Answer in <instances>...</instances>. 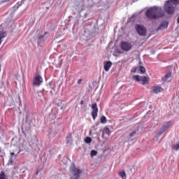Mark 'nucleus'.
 I'll list each match as a JSON object with an SVG mask.
<instances>
[{
  "label": "nucleus",
  "instance_id": "nucleus-1",
  "mask_svg": "<svg viewBox=\"0 0 179 179\" xmlns=\"http://www.w3.org/2000/svg\"><path fill=\"white\" fill-rule=\"evenodd\" d=\"M145 16L148 19H159L164 16V12L162 8L153 6L150 8L145 13Z\"/></svg>",
  "mask_w": 179,
  "mask_h": 179
},
{
  "label": "nucleus",
  "instance_id": "nucleus-2",
  "mask_svg": "<svg viewBox=\"0 0 179 179\" xmlns=\"http://www.w3.org/2000/svg\"><path fill=\"white\" fill-rule=\"evenodd\" d=\"M82 173V170L77 169L75 164H73L70 167V178L71 179H78L80 177Z\"/></svg>",
  "mask_w": 179,
  "mask_h": 179
},
{
  "label": "nucleus",
  "instance_id": "nucleus-3",
  "mask_svg": "<svg viewBox=\"0 0 179 179\" xmlns=\"http://www.w3.org/2000/svg\"><path fill=\"white\" fill-rule=\"evenodd\" d=\"M164 9L165 12L168 13V15H173V13L176 10L173 3L169 1L165 3L164 6Z\"/></svg>",
  "mask_w": 179,
  "mask_h": 179
},
{
  "label": "nucleus",
  "instance_id": "nucleus-4",
  "mask_svg": "<svg viewBox=\"0 0 179 179\" xmlns=\"http://www.w3.org/2000/svg\"><path fill=\"white\" fill-rule=\"evenodd\" d=\"M135 29L138 36L141 37H145L146 36L148 31H146V28L143 25L136 24Z\"/></svg>",
  "mask_w": 179,
  "mask_h": 179
},
{
  "label": "nucleus",
  "instance_id": "nucleus-5",
  "mask_svg": "<svg viewBox=\"0 0 179 179\" xmlns=\"http://www.w3.org/2000/svg\"><path fill=\"white\" fill-rule=\"evenodd\" d=\"M133 79L136 80V82H140L141 85H148V83H149V78L146 76L136 75L133 76Z\"/></svg>",
  "mask_w": 179,
  "mask_h": 179
},
{
  "label": "nucleus",
  "instance_id": "nucleus-6",
  "mask_svg": "<svg viewBox=\"0 0 179 179\" xmlns=\"http://www.w3.org/2000/svg\"><path fill=\"white\" fill-rule=\"evenodd\" d=\"M120 48L123 51L128 52L132 48V45L127 41H122L120 43Z\"/></svg>",
  "mask_w": 179,
  "mask_h": 179
},
{
  "label": "nucleus",
  "instance_id": "nucleus-7",
  "mask_svg": "<svg viewBox=\"0 0 179 179\" xmlns=\"http://www.w3.org/2000/svg\"><path fill=\"white\" fill-rule=\"evenodd\" d=\"M41 83H43V78L41 76H36L33 80L32 86H41Z\"/></svg>",
  "mask_w": 179,
  "mask_h": 179
},
{
  "label": "nucleus",
  "instance_id": "nucleus-8",
  "mask_svg": "<svg viewBox=\"0 0 179 179\" xmlns=\"http://www.w3.org/2000/svg\"><path fill=\"white\" fill-rule=\"evenodd\" d=\"M91 108L92 109V118L93 120H96V117H97V113H99V108H97V103H93L91 106Z\"/></svg>",
  "mask_w": 179,
  "mask_h": 179
},
{
  "label": "nucleus",
  "instance_id": "nucleus-9",
  "mask_svg": "<svg viewBox=\"0 0 179 179\" xmlns=\"http://www.w3.org/2000/svg\"><path fill=\"white\" fill-rule=\"evenodd\" d=\"M170 125H171V122L164 123L161 128L160 132L158 134V136H161L162 135H163V133L169 129Z\"/></svg>",
  "mask_w": 179,
  "mask_h": 179
},
{
  "label": "nucleus",
  "instance_id": "nucleus-10",
  "mask_svg": "<svg viewBox=\"0 0 179 179\" xmlns=\"http://www.w3.org/2000/svg\"><path fill=\"white\" fill-rule=\"evenodd\" d=\"M7 36L8 34H6V31H5L2 27H0V45L2 44L3 38H5V37Z\"/></svg>",
  "mask_w": 179,
  "mask_h": 179
},
{
  "label": "nucleus",
  "instance_id": "nucleus-11",
  "mask_svg": "<svg viewBox=\"0 0 179 179\" xmlns=\"http://www.w3.org/2000/svg\"><path fill=\"white\" fill-rule=\"evenodd\" d=\"M113 66V62L110 61H105L103 62V69H105L106 72H108L110 71V68Z\"/></svg>",
  "mask_w": 179,
  "mask_h": 179
},
{
  "label": "nucleus",
  "instance_id": "nucleus-12",
  "mask_svg": "<svg viewBox=\"0 0 179 179\" xmlns=\"http://www.w3.org/2000/svg\"><path fill=\"white\" fill-rule=\"evenodd\" d=\"M162 90H163V88H162V87L159 85L152 87V92H154L155 94L160 93Z\"/></svg>",
  "mask_w": 179,
  "mask_h": 179
},
{
  "label": "nucleus",
  "instance_id": "nucleus-13",
  "mask_svg": "<svg viewBox=\"0 0 179 179\" xmlns=\"http://www.w3.org/2000/svg\"><path fill=\"white\" fill-rule=\"evenodd\" d=\"M167 27H169V22L167 21H164L162 22L157 30H164V29H167Z\"/></svg>",
  "mask_w": 179,
  "mask_h": 179
},
{
  "label": "nucleus",
  "instance_id": "nucleus-14",
  "mask_svg": "<svg viewBox=\"0 0 179 179\" xmlns=\"http://www.w3.org/2000/svg\"><path fill=\"white\" fill-rule=\"evenodd\" d=\"M48 34V32L45 31L43 35H41L39 36V43H43L45 40H47V35Z\"/></svg>",
  "mask_w": 179,
  "mask_h": 179
},
{
  "label": "nucleus",
  "instance_id": "nucleus-15",
  "mask_svg": "<svg viewBox=\"0 0 179 179\" xmlns=\"http://www.w3.org/2000/svg\"><path fill=\"white\" fill-rule=\"evenodd\" d=\"M136 136V131H134L131 134H130L129 136H127V141L129 142V141H134L135 139Z\"/></svg>",
  "mask_w": 179,
  "mask_h": 179
},
{
  "label": "nucleus",
  "instance_id": "nucleus-16",
  "mask_svg": "<svg viewBox=\"0 0 179 179\" xmlns=\"http://www.w3.org/2000/svg\"><path fill=\"white\" fill-rule=\"evenodd\" d=\"M73 140H72V134L70 133L66 137V143L68 145L72 144Z\"/></svg>",
  "mask_w": 179,
  "mask_h": 179
},
{
  "label": "nucleus",
  "instance_id": "nucleus-17",
  "mask_svg": "<svg viewBox=\"0 0 179 179\" xmlns=\"http://www.w3.org/2000/svg\"><path fill=\"white\" fill-rule=\"evenodd\" d=\"M171 78V73H167L164 78H162V80H164L165 82L169 80V78Z\"/></svg>",
  "mask_w": 179,
  "mask_h": 179
},
{
  "label": "nucleus",
  "instance_id": "nucleus-18",
  "mask_svg": "<svg viewBox=\"0 0 179 179\" xmlns=\"http://www.w3.org/2000/svg\"><path fill=\"white\" fill-rule=\"evenodd\" d=\"M119 176L122 177V179H127V175L125 174V171H122L119 173Z\"/></svg>",
  "mask_w": 179,
  "mask_h": 179
},
{
  "label": "nucleus",
  "instance_id": "nucleus-19",
  "mask_svg": "<svg viewBox=\"0 0 179 179\" xmlns=\"http://www.w3.org/2000/svg\"><path fill=\"white\" fill-rule=\"evenodd\" d=\"M101 124H106V122H107V118L105 116H101Z\"/></svg>",
  "mask_w": 179,
  "mask_h": 179
},
{
  "label": "nucleus",
  "instance_id": "nucleus-20",
  "mask_svg": "<svg viewBox=\"0 0 179 179\" xmlns=\"http://www.w3.org/2000/svg\"><path fill=\"white\" fill-rule=\"evenodd\" d=\"M139 71H140L141 73H145V72H146V69H145V67H143L142 66H140Z\"/></svg>",
  "mask_w": 179,
  "mask_h": 179
},
{
  "label": "nucleus",
  "instance_id": "nucleus-21",
  "mask_svg": "<svg viewBox=\"0 0 179 179\" xmlns=\"http://www.w3.org/2000/svg\"><path fill=\"white\" fill-rule=\"evenodd\" d=\"M97 155V151L93 150L91 151L90 156L91 157H94Z\"/></svg>",
  "mask_w": 179,
  "mask_h": 179
},
{
  "label": "nucleus",
  "instance_id": "nucleus-22",
  "mask_svg": "<svg viewBox=\"0 0 179 179\" xmlns=\"http://www.w3.org/2000/svg\"><path fill=\"white\" fill-rule=\"evenodd\" d=\"M84 141L85 143H90L92 142V138L90 137H86Z\"/></svg>",
  "mask_w": 179,
  "mask_h": 179
},
{
  "label": "nucleus",
  "instance_id": "nucleus-23",
  "mask_svg": "<svg viewBox=\"0 0 179 179\" xmlns=\"http://www.w3.org/2000/svg\"><path fill=\"white\" fill-rule=\"evenodd\" d=\"M173 150H178L179 149V143H176L172 146Z\"/></svg>",
  "mask_w": 179,
  "mask_h": 179
},
{
  "label": "nucleus",
  "instance_id": "nucleus-24",
  "mask_svg": "<svg viewBox=\"0 0 179 179\" xmlns=\"http://www.w3.org/2000/svg\"><path fill=\"white\" fill-rule=\"evenodd\" d=\"M169 1L171 2L173 5H178L179 3V0H170Z\"/></svg>",
  "mask_w": 179,
  "mask_h": 179
},
{
  "label": "nucleus",
  "instance_id": "nucleus-25",
  "mask_svg": "<svg viewBox=\"0 0 179 179\" xmlns=\"http://www.w3.org/2000/svg\"><path fill=\"white\" fill-rule=\"evenodd\" d=\"M104 132H105V134H106V135L110 136V129L108 127H106L104 129Z\"/></svg>",
  "mask_w": 179,
  "mask_h": 179
},
{
  "label": "nucleus",
  "instance_id": "nucleus-26",
  "mask_svg": "<svg viewBox=\"0 0 179 179\" xmlns=\"http://www.w3.org/2000/svg\"><path fill=\"white\" fill-rule=\"evenodd\" d=\"M0 179H6L5 178V173H3V171H1L0 173Z\"/></svg>",
  "mask_w": 179,
  "mask_h": 179
},
{
  "label": "nucleus",
  "instance_id": "nucleus-27",
  "mask_svg": "<svg viewBox=\"0 0 179 179\" xmlns=\"http://www.w3.org/2000/svg\"><path fill=\"white\" fill-rule=\"evenodd\" d=\"M0 179H6L5 178V173H3V171H1L0 173Z\"/></svg>",
  "mask_w": 179,
  "mask_h": 179
},
{
  "label": "nucleus",
  "instance_id": "nucleus-28",
  "mask_svg": "<svg viewBox=\"0 0 179 179\" xmlns=\"http://www.w3.org/2000/svg\"><path fill=\"white\" fill-rule=\"evenodd\" d=\"M58 107H60V110H62L64 108V104H62V102H59L57 104Z\"/></svg>",
  "mask_w": 179,
  "mask_h": 179
},
{
  "label": "nucleus",
  "instance_id": "nucleus-29",
  "mask_svg": "<svg viewBox=\"0 0 179 179\" xmlns=\"http://www.w3.org/2000/svg\"><path fill=\"white\" fill-rule=\"evenodd\" d=\"M29 117H30L29 115H26V122H28V121H29Z\"/></svg>",
  "mask_w": 179,
  "mask_h": 179
},
{
  "label": "nucleus",
  "instance_id": "nucleus-30",
  "mask_svg": "<svg viewBox=\"0 0 179 179\" xmlns=\"http://www.w3.org/2000/svg\"><path fill=\"white\" fill-rule=\"evenodd\" d=\"M2 86H3V83L0 81V89H2Z\"/></svg>",
  "mask_w": 179,
  "mask_h": 179
},
{
  "label": "nucleus",
  "instance_id": "nucleus-31",
  "mask_svg": "<svg viewBox=\"0 0 179 179\" xmlns=\"http://www.w3.org/2000/svg\"><path fill=\"white\" fill-rule=\"evenodd\" d=\"M131 72L135 73V72H136V67H135L133 70H131Z\"/></svg>",
  "mask_w": 179,
  "mask_h": 179
},
{
  "label": "nucleus",
  "instance_id": "nucleus-32",
  "mask_svg": "<svg viewBox=\"0 0 179 179\" xmlns=\"http://www.w3.org/2000/svg\"><path fill=\"white\" fill-rule=\"evenodd\" d=\"M80 104H81V105H83V104H85V101H83V100L80 101Z\"/></svg>",
  "mask_w": 179,
  "mask_h": 179
},
{
  "label": "nucleus",
  "instance_id": "nucleus-33",
  "mask_svg": "<svg viewBox=\"0 0 179 179\" xmlns=\"http://www.w3.org/2000/svg\"><path fill=\"white\" fill-rule=\"evenodd\" d=\"M13 156H15V152H11L10 153V157H13Z\"/></svg>",
  "mask_w": 179,
  "mask_h": 179
},
{
  "label": "nucleus",
  "instance_id": "nucleus-34",
  "mask_svg": "<svg viewBox=\"0 0 179 179\" xmlns=\"http://www.w3.org/2000/svg\"><path fill=\"white\" fill-rule=\"evenodd\" d=\"M10 163H13V159H12V157H10V159H9Z\"/></svg>",
  "mask_w": 179,
  "mask_h": 179
},
{
  "label": "nucleus",
  "instance_id": "nucleus-35",
  "mask_svg": "<svg viewBox=\"0 0 179 179\" xmlns=\"http://www.w3.org/2000/svg\"><path fill=\"white\" fill-rule=\"evenodd\" d=\"M9 1H10V0H3V1H1V3L9 2Z\"/></svg>",
  "mask_w": 179,
  "mask_h": 179
},
{
  "label": "nucleus",
  "instance_id": "nucleus-36",
  "mask_svg": "<svg viewBox=\"0 0 179 179\" xmlns=\"http://www.w3.org/2000/svg\"><path fill=\"white\" fill-rule=\"evenodd\" d=\"M78 85H80V84L82 83V80H79L78 81Z\"/></svg>",
  "mask_w": 179,
  "mask_h": 179
},
{
  "label": "nucleus",
  "instance_id": "nucleus-37",
  "mask_svg": "<svg viewBox=\"0 0 179 179\" xmlns=\"http://www.w3.org/2000/svg\"><path fill=\"white\" fill-rule=\"evenodd\" d=\"M177 22L179 23V16L178 17Z\"/></svg>",
  "mask_w": 179,
  "mask_h": 179
},
{
  "label": "nucleus",
  "instance_id": "nucleus-38",
  "mask_svg": "<svg viewBox=\"0 0 179 179\" xmlns=\"http://www.w3.org/2000/svg\"><path fill=\"white\" fill-rule=\"evenodd\" d=\"M37 174H38V171H37L36 173V175L37 176Z\"/></svg>",
  "mask_w": 179,
  "mask_h": 179
},
{
  "label": "nucleus",
  "instance_id": "nucleus-39",
  "mask_svg": "<svg viewBox=\"0 0 179 179\" xmlns=\"http://www.w3.org/2000/svg\"><path fill=\"white\" fill-rule=\"evenodd\" d=\"M102 136H104V133H102Z\"/></svg>",
  "mask_w": 179,
  "mask_h": 179
},
{
  "label": "nucleus",
  "instance_id": "nucleus-40",
  "mask_svg": "<svg viewBox=\"0 0 179 179\" xmlns=\"http://www.w3.org/2000/svg\"><path fill=\"white\" fill-rule=\"evenodd\" d=\"M87 13H85V16H87Z\"/></svg>",
  "mask_w": 179,
  "mask_h": 179
},
{
  "label": "nucleus",
  "instance_id": "nucleus-41",
  "mask_svg": "<svg viewBox=\"0 0 179 179\" xmlns=\"http://www.w3.org/2000/svg\"><path fill=\"white\" fill-rule=\"evenodd\" d=\"M50 24H48V26H50Z\"/></svg>",
  "mask_w": 179,
  "mask_h": 179
}]
</instances>
